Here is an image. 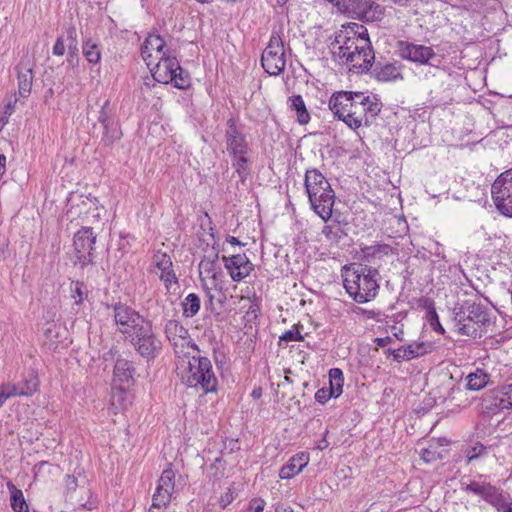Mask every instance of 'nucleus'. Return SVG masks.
<instances>
[{"label": "nucleus", "mask_w": 512, "mask_h": 512, "mask_svg": "<svg viewBox=\"0 0 512 512\" xmlns=\"http://www.w3.org/2000/svg\"><path fill=\"white\" fill-rule=\"evenodd\" d=\"M330 49L335 61L362 71H368L375 58L367 28L354 22L341 26Z\"/></svg>", "instance_id": "obj_1"}, {"label": "nucleus", "mask_w": 512, "mask_h": 512, "mask_svg": "<svg viewBox=\"0 0 512 512\" xmlns=\"http://www.w3.org/2000/svg\"><path fill=\"white\" fill-rule=\"evenodd\" d=\"M328 106L338 120L353 130L363 125L370 126L382 109V103L376 95L352 91L334 92Z\"/></svg>", "instance_id": "obj_2"}, {"label": "nucleus", "mask_w": 512, "mask_h": 512, "mask_svg": "<svg viewBox=\"0 0 512 512\" xmlns=\"http://www.w3.org/2000/svg\"><path fill=\"white\" fill-rule=\"evenodd\" d=\"M343 286L347 294L357 303L373 300L379 291V272L362 264L345 265L342 269Z\"/></svg>", "instance_id": "obj_3"}, {"label": "nucleus", "mask_w": 512, "mask_h": 512, "mask_svg": "<svg viewBox=\"0 0 512 512\" xmlns=\"http://www.w3.org/2000/svg\"><path fill=\"white\" fill-rule=\"evenodd\" d=\"M304 185L314 212L327 222L332 216L335 193L325 176L317 169L307 170Z\"/></svg>", "instance_id": "obj_4"}, {"label": "nucleus", "mask_w": 512, "mask_h": 512, "mask_svg": "<svg viewBox=\"0 0 512 512\" xmlns=\"http://www.w3.org/2000/svg\"><path fill=\"white\" fill-rule=\"evenodd\" d=\"M182 382L190 388L207 394L217 391L218 381L211 360L203 356H192L180 371Z\"/></svg>", "instance_id": "obj_5"}, {"label": "nucleus", "mask_w": 512, "mask_h": 512, "mask_svg": "<svg viewBox=\"0 0 512 512\" xmlns=\"http://www.w3.org/2000/svg\"><path fill=\"white\" fill-rule=\"evenodd\" d=\"M454 321L461 335L477 337L481 336L483 329L490 323V315L485 306L465 302L459 308H455Z\"/></svg>", "instance_id": "obj_6"}, {"label": "nucleus", "mask_w": 512, "mask_h": 512, "mask_svg": "<svg viewBox=\"0 0 512 512\" xmlns=\"http://www.w3.org/2000/svg\"><path fill=\"white\" fill-rule=\"evenodd\" d=\"M135 350L147 360L154 359L159 354L162 343L153 331L150 321H146L142 326L130 334L128 338Z\"/></svg>", "instance_id": "obj_7"}, {"label": "nucleus", "mask_w": 512, "mask_h": 512, "mask_svg": "<svg viewBox=\"0 0 512 512\" xmlns=\"http://www.w3.org/2000/svg\"><path fill=\"white\" fill-rule=\"evenodd\" d=\"M491 194L497 210L504 216L512 217V168L495 179Z\"/></svg>", "instance_id": "obj_8"}, {"label": "nucleus", "mask_w": 512, "mask_h": 512, "mask_svg": "<svg viewBox=\"0 0 512 512\" xmlns=\"http://www.w3.org/2000/svg\"><path fill=\"white\" fill-rule=\"evenodd\" d=\"M261 64L264 70L273 76L279 75L285 69L284 45L278 34L271 35L269 44L261 55Z\"/></svg>", "instance_id": "obj_9"}, {"label": "nucleus", "mask_w": 512, "mask_h": 512, "mask_svg": "<svg viewBox=\"0 0 512 512\" xmlns=\"http://www.w3.org/2000/svg\"><path fill=\"white\" fill-rule=\"evenodd\" d=\"M113 318L118 331L125 335L126 339L147 321L136 310L122 303L113 306Z\"/></svg>", "instance_id": "obj_10"}, {"label": "nucleus", "mask_w": 512, "mask_h": 512, "mask_svg": "<svg viewBox=\"0 0 512 512\" xmlns=\"http://www.w3.org/2000/svg\"><path fill=\"white\" fill-rule=\"evenodd\" d=\"M397 49L402 59L419 65H432V61L437 57L432 47L408 41H398Z\"/></svg>", "instance_id": "obj_11"}, {"label": "nucleus", "mask_w": 512, "mask_h": 512, "mask_svg": "<svg viewBox=\"0 0 512 512\" xmlns=\"http://www.w3.org/2000/svg\"><path fill=\"white\" fill-rule=\"evenodd\" d=\"M347 6L344 13L352 18L365 22H373L380 19L382 10L373 0H346Z\"/></svg>", "instance_id": "obj_12"}, {"label": "nucleus", "mask_w": 512, "mask_h": 512, "mask_svg": "<svg viewBox=\"0 0 512 512\" xmlns=\"http://www.w3.org/2000/svg\"><path fill=\"white\" fill-rule=\"evenodd\" d=\"M96 235L92 228L84 227L74 235V250L78 262L85 266L93 261V251Z\"/></svg>", "instance_id": "obj_13"}, {"label": "nucleus", "mask_w": 512, "mask_h": 512, "mask_svg": "<svg viewBox=\"0 0 512 512\" xmlns=\"http://www.w3.org/2000/svg\"><path fill=\"white\" fill-rule=\"evenodd\" d=\"M151 69L154 80L159 83L168 84L175 79V72L180 69L177 58L172 53L162 54L161 58L155 60Z\"/></svg>", "instance_id": "obj_14"}, {"label": "nucleus", "mask_w": 512, "mask_h": 512, "mask_svg": "<svg viewBox=\"0 0 512 512\" xmlns=\"http://www.w3.org/2000/svg\"><path fill=\"white\" fill-rule=\"evenodd\" d=\"M222 261L231 279L235 282L245 279L254 269V265L245 254L222 256Z\"/></svg>", "instance_id": "obj_15"}, {"label": "nucleus", "mask_w": 512, "mask_h": 512, "mask_svg": "<svg viewBox=\"0 0 512 512\" xmlns=\"http://www.w3.org/2000/svg\"><path fill=\"white\" fill-rule=\"evenodd\" d=\"M165 334L169 342L174 346L175 353H179V348L191 347L199 352V347L189 339L188 330L176 320H169L165 325Z\"/></svg>", "instance_id": "obj_16"}, {"label": "nucleus", "mask_w": 512, "mask_h": 512, "mask_svg": "<svg viewBox=\"0 0 512 512\" xmlns=\"http://www.w3.org/2000/svg\"><path fill=\"white\" fill-rule=\"evenodd\" d=\"M174 472L171 469L164 470L153 495V507H158V510L165 508L170 500L174 491Z\"/></svg>", "instance_id": "obj_17"}, {"label": "nucleus", "mask_w": 512, "mask_h": 512, "mask_svg": "<svg viewBox=\"0 0 512 512\" xmlns=\"http://www.w3.org/2000/svg\"><path fill=\"white\" fill-rule=\"evenodd\" d=\"M166 43L164 39L158 34H150L141 47V56L150 67L154 64L155 60L161 58L162 54H168L171 51L165 50Z\"/></svg>", "instance_id": "obj_18"}, {"label": "nucleus", "mask_w": 512, "mask_h": 512, "mask_svg": "<svg viewBox=\"0 0 512 512\" xmlns=\"http://www.w3.org/2000/svg\"><path fill=\"white\" fill-rule=\"evenodd\" d=\"M344 377L339 368H332L329 371V387L321 388L315 393L318 403L325 404L330 398H337L343 392Z\"/></svg>", "instance_id": "obj_19"}, {"label": "nucleus", "mask_w": 512, "mask_h": 512, "mask_svg": "<svg viewBox=\"0 0 512 512\" xmlns=\"http://www.w3.org/2000/svg\"><path fill=\"white\" fill-rule=\"evenodd\" d=\"M228 128L225 133L226 148L230 156L236 154H247L249 150L248 142L236 127L233 119L227 121Z\"/></svg>", "instance_id": "obj_20"}, {"label": "nucleus", "mask_w": 512, "mask_h": 512, "mask_svg": "<svg viewBox=\"0 0 512 512\" xmlns=\"http://www.w3.org/2000/svg\"><path fill=\"white\" fill-rule=\"evenodd\" d=\"M462 490L467 494L478 496L481 500L487 502L490 494L495 488L486 480V476L479 475L477 478L470 480L468 483L462 482Z\"/></svg>", "instance_id": "obj_21"}, {"label": "nucleus", "mask_w": 512, "mask_h": 512, "mask_svg": "<svg viewBox=\"0 0 512 512\" xmlns=\"http://www.w3.org/2000/svg\"><path fill=\"white\" fill-rule=\"evenodd\" d=\"M135 369L132 362L127 359L118 358L114 366L113 384L130 387L134 383L133 374Z\"/></svg>", "instance_id": "obj_22"}, {"label": "nucleus", "mask_w": 512, "mask_h": 512, "mask_svg": "<svg viewBox=\"0 0 512 512\" xmlns=\"http://www.w3.org/2000/svg\"><path fill=\"white\" fill-rule=\"evenodd\" d=\"M309 462V454L300 452L293 456L287 464H285L279 472L281 479H290L299 474Z\"/></svg>", "instance_id": "obj_23"}, {"label": "nucleus", "mask_w": 512, "mask_h": 512, "mask_svg": "<svg viewBox=\"0 0 512 512\" xmlns=\"http://www.w3.org/2000/svg\"><path fill=\"white\" fill-rule=\"evenodd\" d=\"M18 93L21 97H28L33 84V69L31 66L20 63L17 67Z\"/></svg>", "instance_id": "obj_24"}, {"label": "nucleus", "mask_w": 512, "mask_h": 512, "mask_svg": "<svg viewBox=\"0 0 512 512\" xmlns=\"http://www.w3.org/2000/svg\"><path fill=\"white\" fill-rule=\"evenodd\" d=\"M486 503L497 512H512V497L500 487L495 486Z\"/></svg>", "instance_id": "obj_25"}, {"label": "nucleus", "mask_w": 512, "mask_h": 512, "mask_svg": "<svg viewBox=\"0 0 512 512\" xmlns=\"http://www.w3.org/2000/svg\"><path fill=\"white\" fill-rule=\"evenodd\" d=\"M483 404L486 409L494 412L496 410L509 409L508 405H511V402L506 401L503 390L501 389L487 393L483 397Z\"/></svg>", "instance_id": "obj_26"}, {"label": "nucleus", "mask_w": 512, "mask_h": 512, "mask_svg": "<svg viewBox=\"0 0 512 512\" xmlns=\"http://www.w3.org/2000/svg\"><path fill=\"white\" fill-rule=\"evenodd\" d=\"M219 255L215 253L212 258L204 257L199 263V273L200 276H204L207 278H212L214 280L217 279V276L221 272V268L218 265Z\"/></svg>", "instance_id": "obj_27"}, {"label": "nucleus", "mask_w": 512, "mask_h": 512, "mask_svg": "<svg viewBox=\"0 0 512 512\" xmlns=\"http://www.w3.org/2000/svg\"><path fill=\"white\" fill-rule=\"evenodd\" d=\"M35 392V386L32 385L29 389H22L14 384H2L0 386V407L6 400L13 396H30Z\"/></svg>", "instance_id": "obj_28"}, {"label": "nucleus", "mask_w": 512, "mask_h": 512, "mask_svg": "<svg viewBox=\"0 0 512 512\" xmlns=\"http://www.w3.org/2000/svg\"><path fill=\"white\" fill-rule=\"evenodd\" d=\"M289 107L292 111H295L297 115V121L301 125H305L310 121V114L306 108L305 102L300 95H294L289 98Z\"/></svg>", "instance_id": "obj_29"}, {"label": "nucleus", "mask_w": 512, "mask_h": 512, "mask_svg": "<svg viewBox=\"0 0 512 512\" xmlns=\"http://www.w3.org/2000/svg\"><path fill=\"white\" fill-rule=\"evenodd\" d=\"M425 353L424 344H410L406 347L398 348L393 351V357L395 360H410L416 358Z\"/></svg>", "instance_id": "obj_30"}, {"label": "nucleus", "mask_w": 512, "mask_h": 512, "mask_svg": "<svg viewBox=\"0 0 512 512\" xmlns=\"http://www.w3.org/2000/svg\"><path fill=\"white\" fill-rule=\"evenodd\" d=\"M7 487L10 490V501L11 507L14 512H29L28 505L25 501L23 492L18 489L11 481L7 483Z\"/></svg>", "instance_id": "obj_31"}, {"label": "nucleus", "mask_w": 512, "mask_h": 512, "mask_svg": "<svg viewBox=\"0 0 512 512\" xmlns=\"http://www.w3.org/2000/svg\"><path fill=\"white\" fill-rule=\"evenodd\" d=\"M374 73L375 78L378 81L383 82L396 80L397 78H402L399 68L393 63L377 66L374 70Z\"/></svg>", "instance_id": "obj_32"}, {"label": "nucleus", "mask_w": 512, "mask_h": 512, "mask_svg": "<svg viewBox=\"0 0 512 512\" xmlns=\"http://www.w3.org/2000/svg\"><path fill=\"white\" fill-rule=\"evenodd\" d=\"M127 389L124 385L113 384L111 390V404L115 409H124L127 405Z\"/></svg>", "instance_id": "obj_33"}, {"label": "nucleus", "mask_w": 512, "mask_h": 512, "mask_svg": "<svg viewBox=\"0 0 512 512\" xmlns=\"http://www.w3.org/2000/svg\"><path fill=\"white\" fill-rule=\"evenodd\" d=\"M200 303V298L197 294H188L182 302L183 315L187 318L194 317L200 309Z\"/></svg>", "instance_id": "obj_34"}, {"label": "nucleus", "mask_w": 512, "mask_h": 512, "mask_svg": "<svg viewBox=\"0 0 512 512\" xmlns=\"http://www.w3.org/2000/svg\"><path fill=\"white\" fill-rule=\"evenodd\" d=\"M232 166L235 168L241 181H245L249 174V160L247 154L232 155Z\"/></svg>", "instance_id": "obj_35"}, {"label": "nucleus", "mask_w": 512, "mask_h": 512, "mask_svg": "<svg viewBox=\"0 0 512 512\" xmlns=\"http://www.w3.org/2000/svg\"><path fill=\"white\" fill-rule=\"evenodd\" d=\"M364 258L367 262H370L376 258H381L384 255H388L391 252V247L387 244H379L374 246H367L362 249Z\"/></svg>", "instance_id": "obj_36"}, {"label": "nucleus", "mask_w": 512, "mask_h": 512, "mask_svg": "<svg viewBox=\"0 0 512 512\" xmlns=\"http://www.w3.org/2000/svg\"><path fill=\"white\" fill-rule=\"evenodd\" d=\"M83 55L87 61L91 64L99 63L101 59V53L98 45L91 39H87L82 45Z\"/></svg>", "instance_id": "obj_37"}, {"label": "nucleus", "mask_w": 512, "mask_h": 512, "mask_svg": "<svg viewBox=\"0 0 512 512\" xmlns=\"http://www.w3.org/2000/svg\"><path fill=\"white\" fill-rule=\"evenodd\" d=\"M103 137L102 141L105 145H112L116 140H119L122 136V133L119 129L117 122H113L109 125V127H103Z\"/></svg>", "instance_id": "obj_38"}, {"label": "nucleus", "mask_w": 512, "mask_h": 512, "mask_svg": "<svg viewBox=\"0 0 512 512\" xmlns=\"http://www.w3.org/2000/svg\"><path fill=\"white\" fill-rule=\"evenodd\" d=\"M464 453L467 463H471L472 461L487 455L488 448L481 443H476L474 446L468 447Z\"/></svg>", "instance_id": "obj_39"}, {"label": "nucleus", "mask_w": 512, "mask_h": 512, "mask_svg": "<svg viewBox=\"0 0 512 512\" xmlns=\"http://www.w3.org/2000/svg\"><path fill=\"white\" fill-rule=\"evenodd\" d=\"M467 388L469 390L478 391L482 389L488 382L487 375L481 374H470L467 377Z\"/></svg>", "instance_id": "obj_40"}, {"label": "nucleus", "mask_w": 512, "mask_h": 512, "mask_svg": "<svg viewBox=\"0 0 512 512\" xmlns=\"http://www.w3.org/2000/svg\"><path fill=\"white\" fill-rule=\"evenodd\" d=\"M153 265L158 270H165L169 267H173L172 260L170 256L164 252L157 251L153 255Z\"/></svg>", "instance_id": "obj_41"}, {"label": "nucleus", "mask_w": 512, "mask_h": 512, "mask_svg": "<svg viewBox=\"0 0 512 512\" xmlns=\"http://www.w3.org/2000/svg\"><path fill=\"white\" fill-rule=\"evenodd\" d=\"M174 86L178 89L184 90L190 86L189 73L183 70L181 67L175 72V79L172 80Z\"/></svg>", "instance_id": "obj_42"}, {"label": "nucleus", "mask_w": 512, "mask_h": 512, "mask_svg": "<svg viewBox=\"0 0 512 512\" xmlns=\"http://www.w3.org/2000/svg\"><path fill=\"white\" fill-rule=\"evenodd\" d=\"M98 121L102 124L103 127H109L111 123L115 122L114 118L112 117V110L109 106V101H105V103L102 105L99 111Z\"/></svg>", "instance_id": "obj_43"}, {"label": "nucleus", "mask_w": 512, "mask_h": 512, "mask_svg": "<svg viewBox=\"0 0 512 512\" xmlns=\"http://www.w3.org/2000/svg\"><path fill=\"white\" fill-rule=\"evenodd\" d=\"M323 235L331 241L338 242L342 237V231L338 224H327L322 229Z\"/></svg>", "instance_id": "obj_44"}, {"label": "nucleus", "mask_w": 512, "mask_h": 512, "mask_svg": "<svg viewBox=\"0 0 512 512\" xmlns=\"http://www.w3.org/2000/svg\"><path fill=\"white\" fill-rule=\"evenodd\" d=\"M67 48L72 53H78L77 30L74 26L66 29Z\"/></svg>", "instance_id": "obj_45"}, {"label": "nucleus", "mask_w": 512, "mask_h": 512, "mask_svg": "<svg viewBox=\"0 0 512 512\" xmlns=\"http://www.w3.org/2000/svg\"><path fill=\"white\" fill-rule=\"evenodd\" d=\"M427 320H428L430 326L433 328V330H435L441 334H444V332H445L444 328L440 324L438 314L433 305H431L428 309Z\"/></svg>", "instance_id": "obj_46"}, {"label": "nucleus", "mask_w": 512, "mask_h": 512, "mask_svg": "<svg viewBox=\"0 0 512 512\" xmlns=\"http://www.w3.org/2000/svg\"><path fill=\"white\" fill-rule=\"evenodd\" d=\"M159 278L164 282L165 287L169 290L172 284L177 283V278L174 273L173 267H169L160 271Z\"/></svg>", "instance_id": "obj_47"}, {"label": "nucleus", "mask_w": 512, "mask_h": 512, "mask_svg": "<svg viewBox=\"0 0 512 512\" xmlns=\"http://www.w3.org/2000/svg\"><path fill=\"white\" fill-rule=\"evenodd\" d=\"M84 284L82 282H76L74 288L71 289V297L75 300L76 304H81L86 295L84 291Z\"/></svg>", "instance_id": "obj_48"}, {"label": "nucleus", "mask_w": 512, "mask_h": 512, "mask_svg": "<svg viewBox=\"0 0 512 512\" xmlns=\"http://www.w3.org/2000/svg\"><path fill=\"white\" fill-rule=\"evenodd\" d=\"M303 339L300 331L297 328L286 331L281 337V341H300Z\"/></svg>", "instance_id": "obj_49"}, {"label": "nucleus", "mask_w": 512, "mask_h": 512, "mask_svg": "<svg viewBox=\"0 0 512 512\" xmlns=\"http://www.w3.org/2000/svg\"><path fill=\"white\" fill-rule=\"evenodd\" d=\"M265 501L262 499H253L250 501L245 512H263Z\"/></svg>", "instance_id": "obj_50"}, {"label": "nucleus", "mask_w": 512, "mask_h": 512, "mask_svg": "<svg viewBox=\"0 0 512 512\" xmlns=\"http://www.w3.org/2000/svg\"><path fill=\"white\" fill-rule=\"evenodd\" d=\"M52 53L55 56H63L65 53V41L63 36H59L53 46Z\"/></svg>", "instance_id": "obj_51"}, {"label": "nucleus", "mask_w": 512, "mask_h": 512, "mask_svg": "<svg viewBox=\"0 0 512 512\" xmlns=\"http://www.w3.org/2000/svg\"><path fill=\"white\" fill-rule=\"evenodd\" d=\"M234 498H235V493H234V491H232L229 488L227 492H225L223 495H221V497L219 499V505L222 508H225L234 500Z\"/></svg>", "instance_id": "obj_52"}, {"label": "nucleus", "mask_w": 512, "mask_h": 512, "mask_svg": "<svg viewBox=\"0 0 512 512\" xmlns=\"http://www.w3.org/2000/svg\"><path fill=\"white\" fill-rule=\"evenodd\" d=\"M65 486L68 491H75L78 486L76 477L73 475H66Z\"/></svg>", "instance_id": "obj_53"}, {"label": "nucleus", "mask_w": 512, "mask_h": 512, "mask_svg": "<svg viewBox=\"0 0 512 512\" xmlns=\"http://www.w3.org/2000/svg\"><path fill=\"white\" fill-rule=\"evenodd\" d=\"M504 396L507 402H511V405H508V408H512V383L510 385L504 386L502 388Z\"/></svg>", "instance_id": "obj_54"}, {"label": "nucleus", "mask_w": 512, "mask_h": 512, "mask_svg": "<svg viewBox=\"0 0 512 512\" xmlns=\"http://www.w3.org/2000/svg\"><path fill=\"white\" fill-rule=\"evenodd\" d=\"M333 6L337 7L338 11L344 13L343 9L346 8L347 2L346 0H327Z\"/></svg>", "instance_id": "obj_55"}, {"label": "nucleus", "mask_w": 512, "mask_h": 512, "mask_svg": "<svg viewBox=\"0 0 512 512\" xmlns=\"http://www.w3.org/2000/svg\"><path fill=\"white\" fill-rule=\"evenodd\" d=\"M32 385L35 386V391L37 390V379L35 377H31L29 380H25L24 385H18L22 389H29Z\"/></svg>", "instance_id": "obj_56"}, {"label": "nucleus", "mask_w": 512, "mask_h": 512, "mask_svg": "<svg viewBox=\"0 0 512 512\" xmlns=\"http://www.w3.org/2000/svg\"><path fill=\"white\" fill-rule=\"evenodd\" d=\"M374 341H375L377 347H385L389 343L392 342V339H391V337L387 336V337H383V338H376Z\"/></svg>", "instance_id": "obj_57"}, {"label": "nucleus", "mask_w": 512, "mask_h": 512, "mask_svg": "<svg viewBox=\"0 0 512 512\" xmlns=\"http://www.w3.org/2000/svg\"><path fill=\"white\" fill-rule=\"evenodd\" d=\"M15 103H16V100L14 102H9L6 107H5V114L6 115H11L14 111V107H15Z\"/></svg>", "instance_id": "obj_58"}, {"label": "nucleus", "mask_w": 512, "mask_h": 512, "mask_svg": "<svg viewBox=\"0 0 512 512\" xmlns=\"http://www.w3.org/2000/svg\"><path fill=\"white\" fill-rule=\"evenodd\" d=\"M5 164H6V156L5 155H0V177L5 172Z\"/></svg>", "instance_id": "obj_59"}, {"label": "nucleus", "mask_w": 512, "mask_h": 512, "mask_svg": "<svg viewBox=\"0 0 512 512\" xmlns=\"http://www.w3.org/2000/svg\"><path fill=\"white\" fill-rule=\"evenodd\" d=\"M226 240L228 243L232 245H241V242L238 240V238L234 236H228Z\"/></svg>", "instance_id": "obj_60"}, {"label": "nucleus", "mask_w": 512, "mask_h": 512, "mask_svg": "<svg viewBox=\"0 0 512 512\" xmlns=\"http://www.w3.org/2000/svg\"><path fill=\"white\" fill-rule=\"evenodd\" d=\"M276 512H294L292 508L288 507V506H278L276 508Z\"/></svg>", "instance_id": "obj_61"}, {"label": "nucleus", "mask_w": 512, "mask_h": 512, "mask_svg": "<svg viewBox=\"0 0 512 512\" xmlns=\"http://www.w3.org/2000/svg\"><path fill=\"white\" fill-rule=\"evenodd\" d=\"M327 446H328V443H327V441L323 438V439L319 442V444H318V446H317V447H318V449L323 450V449H325Z\"/></svg>", "instance_id": "obj_62"}, {"label": "nucleus", "mask_w": 512, "mask_h": 512, "mask_svg": "<svg viewBox=\"0 0 512 512\" xmlns=\"http://www.w3.org/2000/svg\"><path fill=\"white\" fill-rule=\"evenodd\" d=\"M78 53H72L70 50H68V58L67 61L72 64L74 56H77Z\"/></svg>", "instance_id": "obj_63"}, {"label": "nucleus", "mask_w": 512, "mask_h": 512, "mask_svg": "<svg viewBox=\"0 0 512 512\" xmlns=\"http://www.w3.org/2000/svg\"><path fill=\"white\" fill-rule=\"evenodd\" d=\"M91 203H92V201H91V200H82V202H81V206H82L83 208H86V207L88 206V204H91Z\"/></svg>", "instance_id": "obj_64"}]
</instances>
